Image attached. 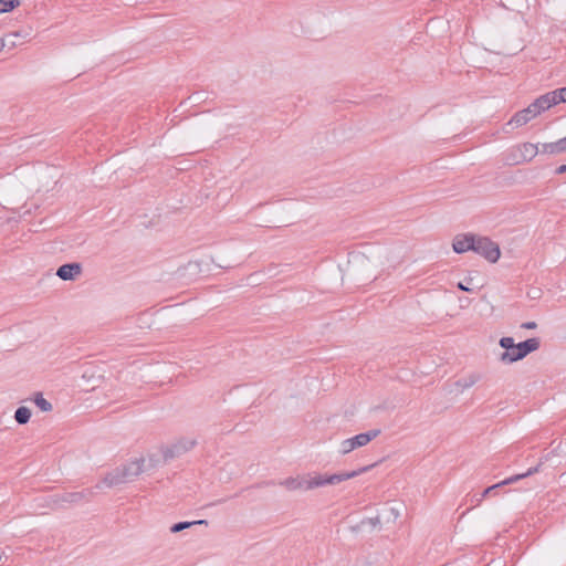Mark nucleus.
Segmentation results:
<instances>
[{
    "label": "nucleus",
    "instance_id": "a211bd4d",
    "mask_svg": "<svg viewBox=\"0 0 566 566\" xmlns=\"http://www.w3.org/2000/svg\"><path fill=\"white\" fill-rule=\"evenodd\" d=\"M197 524L207 525L208 522L206 520H199V521H193V522H179V523L174 524L171 526L170 531H171V533H178V532H181V531L189 528L190 526L197 525Z\"/></svg>",
    "mask_w": 566,
    "mask_h": 566
},
{
    "label": "nucleus",
    "instance_id": "39448f33",
    "mask_svg": "<svg viewBox=\"0 0 566 566\" xmlns=\"http://www.w3.org/2000/svg\"><path fill=\"white\" fill-rule=\"evenodd\" d=\"M473 251L494 263L499 260L501 252L499 245L488 238H475Z\"/></svg>",
    "mask_w": 566,
    "mask_h": 566
},
{
    "label": "nucleus",
    "instance_id": "20e7f679",
    "mask_svg": "<svg viewBox=\"0 0 566 566\" xmlns=\"http://www.w3.org/2000/svg\"><path fill=\"white\" fill-rule=\"evenodd\" d=\"M196 444L197 441L195 439L180 438L169 446L161 447L160 450L164 458V462L181 457L182 454L187 453L192 448H195Z\"/></svg>",
    "mask_w": 566,
    "mask_h": 566
},
{
    "label": "nucleus",
    "instance_id": "bb28decb",
    "mask_svg": "<svg viewBox=\"0 0 566 566\" xmlns=\"http://www.w3.org/2000/svg\"><path fill=\"white\" fill-rule=\"evenodd\" d=\"M536 326L537 324L535 322H526L521 325V327L525 329H534Z\"/></svg>",
    "mask_w": 566,
    "mask_h": 566
},
{
    "label": "nucleus",
    "instance_id": "dca6fc26",
    "mask_svg": "<svg viewBox=\"0 0 566 566\" xmlns=\"http://www.w3.org/2000/svg\"><path fill=\"white\" fill-rule=\"evenodd\" d=\"M31 418V411L27 407H19L14 412V419L19 424H25Z\"/></svg>",
    "mask_w": 566,
    "mask_h": 566
},
{
    "label": "nucleus",
    "instance_id": "b1692460",
    "mask_svg": "<svg viewBox=\"0 0 566 566\" xmlns=\"http://www.w3.org/2000/svg\"><path fill=\"white\" fill-rule=\"evenodd\" d=\"M84 496L85 495L83 492L69 493L66 495V497L64 499V501L75 503V502H80L82 499H84Z\"/></svg>",
    "mask_w": 566,
    "mask_h": 566
},
{
    "label": "nucleus",
    "instance_id": "6e6552de",
    "mask_svg": "<svg viewBox=\"0 0 566 566\" xmlns=\"http://www.w3.org/2000/svg\"><path fill=\"white\" fill-rule=\"evenodd\" d=\"M81 273L82 265L77 262L63 264L56 271V275L63 281H74Z\"/></svg>",
    "mask_w": 566,
    "mask_h": 566
},
{
    "label": "nucleus",
    "instance_id": "423d86ee",
    "mask_svg": "<svg viewBox=\"0 0 566 566\" xmlns=\"http://www.w3.org/2000/svg\"><path fill=\"white\" fill-rule=\"evenodd\" d=\"M539 470V465L537 467H534V468H531L528 469L525 473H522V474H515L511 478H507L494 485H491L489 488H486L479 496H476L475 501L478 504H480L488 495H490L494 490H496L497 488H501L503 485H509V484H512V483H515L526 476H530L536 472H538Z\"/></svg>",
    "mask_w": 566,
    "mask_h": 566
},
{
    "label": "nucleus",
    "instance_id": "7c9ffc66",
    "mask_svg": "<svg viewBox=\"0 0 566 566\" xmlns=\"http://www.w3.org/2000/svg\"><path fill=\"white\" fill-rule=\"evenodd\" d=\"M4 46V40H0V50Z\"/></svg>",
    "mask_w": 566,
    "mask_h": 566
},
{
    "label": "nucleus",
    "instance_id": "2eb2a0df",
    "mask_svg": "<svg viewBox=\"0 0 566 566\" xmlns=\"http://www.w3.org/2000/svg\"><path fill=\"white\" fill-rule=\"evenodd\" d=\"M480 380V376L478 374H470L459 380L455 381V386L460 387L462 390L468 389L474 386Z\"/></svg>",
    "mask_w": 566,
    "mask_h": 566
},
{
    "label": "nucleus",
    "instance_id": "9b49d317",
    "mask_svg": "<svg viewBox=\"0 0 566 566\" xmlns=\"http://www.w3.org/2000/svg\"><path fill=\"white\" fill-rule=\"evenodd\" d=\"M381 433L380 429H373L364 433H359L352 439L353 444L356 449L367 446L371 440L377 438Z\"/></svg>",
    "mask_w": 566,
    "mask_h": 566
},
{
    "label": "nucleus",
    "instance_id": "5701e85b",
    "mask_svg": "<svg viewBox=\"0 0 566 566\" xmlns=\"http://www.w3.org/2000/svg\"><path fill=\"white\" fill-rule=\"evenodd\" d=\"M361 524L363 525L368 524V525H370L371 527L375 528L377 526L382 525L381 516L378 514L375 517L366 518V520L361 521Z\"/></svg>",
    "mask_w": 566,
    "mask_h": 566
},
{
    "label": "nucleus",
    "instance_id": "cd10ccee",
    "mask_svg": "<svg viewBox=\"0 0 566 566\" xmlns=\"http://www.w3.org/2000/svg\"><path fill=\"white\" fill-rule=\"evenodd\" d=\"M558 142H559L562 153H566V136L564 138H560Z\"/></svg>",
    "mask_w": 566,
    "mask_h": 566
},
{
    "label": "nucleus",
    "instance_id": "f257e3e1",
    "mask_svg": "<svg viewBox=\"0 0 566 566\" xmlns=\"http://www.w3.org/2000/svg\"><path fill=\"white\" fill-rule=\"evenodd\" d=\"M145 463L146 460L144 458H138L122 467L115 468L108 472L95 488L99 489L101 484L107 488H114L132 482L146 470Z\"/></svg>",
    "mask_w": 566,
    "mask_h": 566
},
{
    "label": "nucleus",
    "instance_id": "c756f323",
    "mask_svg": "<svg viewBox=\"0 0 566 566\" xmlns=\"http://www.w3.org/2000/svg\"><path fill=\"white\" fill-rule=\"evenodd\" d=\"M566 172V165H562L556 169V174H565Z\"/></svg>",
    "mask_w": 566,
    "mask_h": 566
},
{
    "label": "nucleus",
    "instance_id": "ddd939ff",
    "mask_svg": "<svg viewBox=\"0 0 566 566\" xmlns=\"http://www.w3.org/2000/svg\"><path fill=\"white\" fill-rule=\"evenodd\" d=\"M306 476L287 478L280 482V485L286 488L289 491L304 490L305 491Z\"/></svg>",
    "mask_w": 566,
    "mask_h": 566
},
{
    "label": "nucleus",
    "instance_id": "f3484780",
    "mask_svg": "<svg viewBox=\"0 0 566 566\" xmlns=\"http://www.w3.org/2000/svg\"><path fill=\"white\" fill-rule=\"evenodd\" d=\"M539 153H542V154H551V155L562 154L559 142L557 140V142H554V143L542 144L541 147H539Z\"/></svg>",
    "mask_w": 566,
    "mask_h": 566
},
{
    "label": "nucleus",
    "instance_id": "4be33fe9",
    "mask_svg": "<svg viewBox=\"0 0 566 566\" xmlns=\"http://www.w3.org/2000/svg\"><path fill=\"white\" fill-rule=\"evenodd\" d=\"M499 344L502 348H505L506 352H512L515 345L514 339L512 337H502Z\"/></svg>",
    "mask_w": 566,
    "mask_h": 566
},
{
    "label": "nucleus",
    "instance_id": "f03ea898",
    "mask_svg": "<svg viewBox=\"0 0 566 566\" xmlns=\"http://www.w3.org/2000/svg\"><path fill=\"white\" fill-rule=\"evenodd\" d=\"M370 467H364L358 470H354L350 472H340L335 474H316L314 476H306L305 491H310L316 488L325 486V485H335L343 481L356 478L363 472L369 470Z\"/></svg>",
    "mask_w": 566,
    "mask_h": 566
},
{
    "label": "nucleus",
    "instance_id": "7ed1b4c3",
    "mask_svg": "<svg viewBox=\"0 0 566 566\" xmlns=\"http://www.w3.org/2000/svg\"><path fill=\"white\" fill-rule=\"evenodd\" d=\"M538 348H539V339L538 338H528L524 342L515 344L512 352L502 353L500 360L505 364H511V363L523 359L528 354L537 350Z\"/></svg>",
    "mask_w": 566,
    "mask_h": 566
},
{
    "label": "nucleus",
    "instance_id": "0eeeda50",
    "mask_svg": "<svg viewBox=\"0 0 566 566\" xmlns=\"http://www.w3.org/2000/svg\"><path fill=\"white\" fill-rule=\"evenodd\" d=\"M516 150L518 151V156L513 159V164L531 161L539 153V146L532 143H524L520 145Z\"/></svg>",
    "mask_w": 566,
    "mask_h": 566
},
{
    "label": "nucleus",
    "instance_id": "a878e982",
    "mask_svg": "<svg viewBox=\"0 0 566 566\" xmlns=\"http://www.w3.org/2000/svg\"><path fill=\"white\" fill-rule=\"evenodd\" d=\"M144 459L148 462L147 465L145 464L146 469L156 468L160 463V460L155 454H149L147 458Z\"/></svg>",
    "mask_w": 566,
    "mask_h": 566
},
{
    "label": "nucleus",
    "instance_id": "6ab92c4d",
    "mask_svg": "<svg viewBox=\"0 0 566 566\" xmlns=\"http://www.w3.org/2000/svg\"><path fill=\"white\" fill-rule=\"evenodd\" d=\"M34 403L41 411L49 412L52 410V403L48 401L41 392L35 394Z\"/></svg>",
    "mask_w": 566,
    "mask_h": 566
},
{
    "label": "nucleus",
    "instance_id": "412c9836",
    "mask_svg": "<svg viewBox=\"0 0 566 566\" xmlns=\"http://www.w3.org/2000/svg\"><path fill=\"white\" fill-rule=\"evenodd\" d=\"M356 448L354 447L353 441L349 438V439H346V440L342 441L339 452L343 453V454H347V453L352 452Z\"/></svg>",
    "mask_w": 566,
    "mask_h": 566
},
{
    "label": "nucleus",
    "instance_id": "4468645a",
    "mask_svg": "<svg viewBox=\"0 0 566 566\" xmlns=\"http://www.w3.org/2000/svg\"><path fill=\"white\" fill-rule=\"evenodd\" d=\"M379 515L381 516L382 524L395 523L399 517V510L395 507L384 509Z\"/></svg>",
    "mask_w": 566,
    "mask_h": 566
},
{
    "label": "nucleus",
    "instance_id": "c85d7f7f",
    "mask_svg": "<svg viewBox=\"0 0 566 566\" xmlns=\"http://www.w3.org/2000/svg\"><path fill=\"white\" fill-rule=\"evenodd\" d=\"M458 287L461 290V291H465V292H471L472 289L469 287L468 285H464L462 282H459L458 283Z\"/></svg>",
    "mask_w": 566,
    "mask_h": 566
},
{
    "label": "nucleus",
    "instance_id": "aec40b11",
    "mask_svg": "<svg viewBox=\"0 0 566 566\" xmlns=\"http://www.w3.org/2000/svg\"><path fill=\"white\" fill-rule=\"evenodd\" d=\"M19 4L18 0H0V13L9 12Z\"/></svg>",
    "mask_w": 566,
    "mask_h": 566
},
{
    "label": "nucleus",
    "instance_id": "f8f14e48",
    "mask_svg": "<svg viewBox=\"0 0 566 566\" xmlns=\"http://www.w3.org/2000/svg\"><path fill=\"white\" fill-rule=\"evenodd\" d=\"M554 105H557V102L555 99L553 92H548L544 95H541L538 98H536L533 102V106L536 108L538 114H541L542 112L548 109L549 107H552Z\"/></svg>",
    "mask_w": 566,
    "mask_h": 566
},
{
    "label": "nucleus",
    "instance_id": "393cba45",
    "mask_svg": "<svg viewBox=\"0 0 566 566\" xmlns=\"http://www.w3.org/2000/svg\"><path fill=\"white\" fill-rule=\"evenodd\" d=\"M552 92L555 96L557 104L562 103V102H566V87H562V88H558V90H555Z\"/></svg>",
    "mask_w": 566,
    "mask_h": 566
},
{
    "label": "nucleus",
    "instance_id": "1a4fd4ad",
    "mask_svg": "<svg viewBox=\"0 0 566 566\" xmlns=\"http://www.w3.org/2000/svg\"><path fill=\"white\" fill-rule=\"evenodd\" d=\"M539 115L536 108L533 106V103L530 104L526 108L515 113V115L509 122V125L523 126L527 124L532 118Z\"/></svg>",
    "mask_w": 566,
    "mask_h": 566
},
{
    "label": "nucleus",
    "instance_id": "9d476101",
    "mask_svg": "<svg viewBox=\"0 0 566 566\" xmlns=\"http://www.w3.org/2000/svg\"><path fill=\"white\" fill-rule=\"evenodd\" d=\"M475 237L472 234H459L453 239L452 248L455 253H464L474 248Z\"/></svg>",
    "mask_w": 566,
    "mask_h": 566
}]
</instances>
